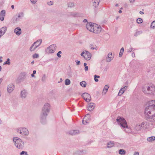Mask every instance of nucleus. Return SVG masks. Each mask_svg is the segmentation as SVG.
Returning <instances> with one entry per match:
<instances>
[{
    "instance_id": "16",
    "label": "nucleus",
    "mask_w": 155,
    "mask_h": 155,
    "mask_svg": "<svg viewBox=\"0 0 155 155\" xmlns=\"http://www.w3.org/2000/svg\"><path fill=\"white\" fill-rule=\"evenodd\" d=\"M127 88V87L125 86L120 89L119 90L118 95L119 96H121L124 93V91H125Z\"/></svg>"
},
{
    "instance_id": "18",
    "label": "nucleus",
    "mask_w": 155,
    "mask_h": 155,
    "mask_svg": "<svg viewBox=\"0 0 155 155\" xmlns=\"http://www.w3.org/2000/svg\"><path fill=\"white\" fill-rule=\"evenodd\" d=\"M14 32L17 35H20L21 33V28L19 27H17L15 29Z\"/></svg>"
},
{
    "instance_id": "53",
    "label": "nucleus",
    "mask_w": 155,
    "mask_h": 155,
    "mask_svg": "<svg viewBox=\"0 0 155 155\" xmlns=\"http://www.w3.org/2000/svg\"><path fill=\"white\" fill-rule=\"evenodd\" d=\"M132 56L134 58L135 57V53L134 52L132 54Z\"/></svg>"
},
{
    "instance_id": "45",
    "label": "nucleus",
    "mask_w": 155,
    "mask_h": 155,
    "mask_svg": "<svg viewBox=\"0 0 155 155\" xmlns=\"http://www.w3.org/2000/svg\"><path fill=\"white\" fill-rule=\"evenodd\" d=\"M47 4L49 5H52L53 4V2L51 1L47 2Z\"/></svg>"
},
{
    "instance_id": "28",
    "label": "nucleus",
    "mask_w": 155,
    "mask_h": 155,
    "mask_svg": "<svg viewBox=\"0 0 155 155\" xmlns=\"http://www.w3.org/2000/svg\"><path fill=\"white\" fill-rule=\"evenodd\" d=\"M155 140V137L154 136L150 137L147 139V141L149 142L153 141Z\"/></svg>"
},
{
    "instance_id": "10",
    "label": "nucleus",
    "mask_w": 155,
    "mask_h": 155,
    "mask_svg": "<svg viewBox=\"0 0 155 155\" xmlns=\"http://www.w3.org/2000/svg\"><path fill=\"white\" fill-rule=\"evenodd\" d=\"M93 29H94V30H93L92 32L98 34L101 31V27L96 24L94 25V26Z\"/></svg>"
},
{
    "instance_id": "39",
    "label": "nucleus",
    "mask_w": 155,
    "mask_h": 155,
    "mask_svg": "<svg viewBox=\"0 0 155 155\" xmlns=\"http://www.w3.org/2000/svg\"><path fill=\"white\" fill-rule=\"evenodd\" d=\"M150 27L151 28L153 29L155 28V21H153L152 22L151 25Z\"/></svg>"
},
{
    "instance_id": "26",
    "label": "nucleus",
    "mask_w": 155,
    "mask_h": 155,
    "mask_svg": "<svg viewBox=\"0 0 155 155\" xmlns=\"http://www.w3.org/2000/svg\"><path fill=\"white\" fill-rule=\"evenodd\" d=\"M41 42L42 40L41 39H39L34 42L33 44L34 45H35L37 47H38L41 45Z\"/></svg>"
},
{
    "instance_id": "12",
    "label": "nucleus",
    "mask_w": 155,
    "mask_h": 155,
    "mask_svg": "<svg viewBox=\"0 0 155 155\" xmlns=\"http://www.w3.org/2000/svg\"><path fill=\"white\" fill-rule=\"evenodd\" d=\"M85 52L84 58L87 60H89L91 58V54L87 51H85Z\"/></svg>"
},
{
    "instance_id": "29",
    "label": "nucleus",
    "mask_w": 155,
    "mask_h": 155,
    "mask_svg": "<svg viewBox=\"0 0 155 155\" xmlns=\"http://www.w3.org/2000/svg\"><path fill=\"white\" fill-rule=\"evenodd\" d=\"M107 145L108 148H111L114 146V143L113 142L110 141L107 143Z\"/></svg>"
},
{
    "instance_id": "20",
    "label": "nucleus",
    "mask_w": 155,
    "mask_h": 155,
    "mask_svg": "<svg viewBox=\"0 0 155 155\" xmlns=\"http://www.w3.org/2000/svg\"><path fill=\"white\" fill-rule=\"evenodd\" d=\"M5 10H2L0 13V19L1 21L4 20V17L5 16Z\"/></svg>"
},
{
    "instance_id": "34",
    "label": "nucleus",
    "mask_w": 155,
    "mask_h": 155,
    "mask_svg": "<svg viewBox=\"0 0 155 155\" xmlns=\"http://www.w3.org/2000/svg\"><path fill=\"white\" fill-rule=\"evenodd\" d=\"M46 79V74H44L42 76L41 79V81L43 82H45Z\"/></svg>"
},
{
    "instance_id": "15",
    "label": "nucleus",
    "mask_w": 155,
    "mask_h": 155,
    "mask_svg": "<svg viewBox=\"0 0 155 155\" xmlns=\"http://www.w3.org/2000/svg\"><path fill=\"white\" fill-rule=\"evenodd\" d=\"M21 134L24 135H28L29 134L28 130L25 128H21Z\"/></svg>"
},
{
    "instance_id": "17",
    "label": "nucleus",
    "mask_w": 155,
    "mask_h": 155,
    "mask_svg": "<svg viewBox=\"0 0 155 155\" xmlns=\"http://www.w3.org/2000/svg\"><path fill=\"white\" fill-rule=\"evenodd\" d=\"M69 133L71 135H75L79 134L80 131L78 130H70L69 132Z\"/></svg>"
},
{
    "instance_id": "11",
    "label": "nucleus",
    "mask_w": 155,
    "mask_h": 155,
    "mask_svg": "<svg viewBox=\"0 0 155 155\" xmlns=\"http://www.w3.org/2000/svg\"><path fill=\"white\" fill-rule=\"evenodd\" d=\"M145 123L142 122L141 124H138L135 126L134 129L137 131L140 130L142 128L144 127Z\"/></svg>"
},
{
    "instance_id": "31",
    "label": "nucleus",
    "mask_w": 155,
    "mask_h": 155,
    "mask_svg": "<svg viewBox=\"0 0 155 155\" xmlns=\"http://www.w3.org/2000/svg\"><path fill=\"white\" fill-rule=\"evenodd\" d=\"M86 82L84 81H82L80 83V85L83 87H85L86 86Z\"/></svg>"
},
{
    "instance_id": "55",
    "label": "nucleus",
    "mask_w": 155,
    "mask_h": 155,
    "mask_svg": "<svg viewBox=\"0 0 155 155\" xmlns=\"http://www.w3.org/2000/svg\"><path fill=\"white\" fill-rule=\"evenodd\" d=\"M139 153L138 152H135L134 154V155H139Z\"/></svg>"
},
{
    "instance_id": "22",
    "label": "nucleus",
    "mask_w": 155,
    "mask_h": 155,
    "mask_svg": "<svg viewBox=\"0 0 155 155\" xmlns=\"http://www.w3.org/2000/svg\"><path fill=\"white\" fill-rule=\"evenodd\" d=\"M100 2V0H93V6L95 8H96L98 6Z\"/></svg>"
},
{
    "instance_id": "48",
    "label": "nucleus",
    "mask_w": 155,
    "mask_h": 155,
    "mask_svg": "<svg viewBox=\"0 0 155 155\" xmlns=\"http://www.w3.org/2000/svg\"><path fill=\"white\" fill-rule=\"evenodd\" d=\"M21 128H19V129H18L17 130V132L18 133H20V134H21Z\"/></svg>"
},
{
    "instance_id": "36",
    "label": "nucleus",
    "mask_w": 155,
    "mask_h": 155,
    "mask_svg": "<svg viewBox=\"0 0 155 155\" xmlns=\"http://www.w3.org/2000/svg\"><path fill=\"white\" fill-rule=\"evenodd\" d=\"M143 22L142 19L141 18H139L137 20V22L138 24H141Z\"/></svg>"
},
{
    "instance_id": "35",
    "label": "nucleus",
    "mask_w": 155,
    "mask_h": 155,
    "mask_svg": "<svg viewBox=\"0 0 155 155\" xmlns=\"http://www.w3.org/2000/svg\"><path fill=\"white\" fill-rule=\"evenodd\" d=\"M71 83V81L68 79H67L65 80V84L66 85H69Z\"/></svg>"
},
{
    "instance_id": "24",
    "label": "nucleus",
    "mask_w": 155,
    "mask_h": 155,
    "mask_svg": "<svg viewBox=\"0 0 155 155\" xmlns=\"http://www.w3.org/2000/svg\"><path fill=\"white\" fill-rule=\"evenodd\" d=\"M109 88V87L108 85H106L105 86L102 93V94L103 95H105L106 94Z\"/></svg>"
},
{
    "instance_id": "9",
    "label": "nucleus",
    "mask_w": 155,
    "mask_h": 155,
    "mask_svg": "<svg viewBox=\"0 0 155 155\" xmlns=\"http://www.w3.org/2000/svg\"><path fill=\"white\" fill-rule=\"evenodd\" d=\"M81 96L83 97L86 102H88L91 101V97L88 93H84L82 94Z\"/></svg>"
},
{
    "instance_id": "52",
    "label": "nucleus",
    "mask_w": 155,
    "mask_h": 155,
    "mask_svg": "<svg viewBox=\"0 0 155 155\" xmlns=\"http://www.w3.org/2000/svg\"><path fill=\"white\" fill-rule=\"evenodd\" d=\"M84 70L85 71H87L88 70V67L87 66L85 67Z\"/></svg>"
},
{
    "instance_id": "37",
    "label": "nucleus",
    "mask_w": 155,
    "mask_h": 155,
    "mask_svg": "<svg viewBox=\"0 0 155 155\" xmlns=\"http://www.w3.org/2000/svg\"><path fill=\"white\" fill-rule=\"evenodd\" d=\"M90 48L91 49H97V46H95L94 47L93 45L92 44L90 45Z\"/></svg>"
},
{
    "instance_id": "41",
    "label": "nucleus",
    "mask_w": 155,
    "mask_h": 155,
    "mask_svg": "<svg viewBox=\"0 0 155 155\" xmlns=\"http://www.w3.org/2000/svg\"><path fill=\"white\" fill-rule=\"evenodd\" d=\"M96 78H100V76L98 75H95L94 76V80L95 81L97 82L98 81V79H96Z\"/></svg>"
},
{
    "instance_id": "49",
    "label": "nucleus",
    "mask_w": 155,
    "mask_h": 155,
    "mask_svg": "<svg viewBox=\"0 0 155 155\" xmlns=\"http://www.w3.org/2000/svg\"><path fill=\"white\" fill-rule=\"evenodd\" d=\"M31 3L33 4H35L37 2V0H30Z\"/></svg>"
},
{
    "instance_id": "2",
    "label": "nucleus",
    "mask_w": 155,
    "mask_h": 155,
    "mask_svg": "<svg viewBox=\"0 0 155 155\" xmlns=\"http://www.w3.org/2000/svg\"><path fill=\"white\" fill-rule=\"evenodd\" d=\"M50 110V105L48 103L45 104L43 107L40 116V121L42 124L45 123L46 117Z\"/></svg>"
},
{
    "instance_id": "46",
    "label": "nucleus",
    "mask_w": 155,
    "mask_h": 155,
    "mask_svg": "<svg viewBox=\"0 0 155 155\" xmlns=\"http://www.w3.org/2000/svg\"><path fill=\"white\" fill-rule=\"evenodd\" d=\"M61 51H59L57 54V56L60 58L61 57V55L60 54H61Z\"/></svg>"
},
{
    "instance_id": "27",
    "label": "nucleus",
    "mask_w": 155,
    "mask_h": 155,
    "mask_svg": "<svg viewBox=\"0 0 155 155\" xmlns=\"http://www.w3.org/2000/svg\"><path fill=\"white\" fill-rule=\"evenodd\" d=\"M67 5L68 7L72 8L74 7V3L72 2H70L68 3Z\"/></svg>"
},
{
    "instance_id": "30",
    "label": "nucleus",
    "mask_w": 155,
    "mask_h": 155,
    "mask_svg": "<svg viewBox=\"0 0 155 155\" xmlns=\"http://www.w3.org/2000/svg\"><path fill=\"white\" fill-rule=\"evenodd\" d=\"M37 47H38L36 46V45H34V44H33L31 47L30 50L31 51H34Z\"/></svg>"
},
{
    "instance_id": "51",
    "label": "nucleus",
    "mask_w": 155,
    "mask_h": 155,
    "mask_svg": "<svg viewBox=\"0 0 155 155\" xmlns=\"http://www.w3.org/2000/svg\"><path fill=\"white\" fill-rule=\"evenodd\" d=\"M85 52L84 51H83L82 53L81 54V55L84 58V56H85Z\"/></svg>"
},
{
    "instance_id": "21",
    "label": "nucleus",
    "mask_w": 155,
    "mask_h": 155,
    "mask_svg": "<svg viewBox=\"0 0 155 155\" xmlns=\"http://www.w3.org/2000/svg\"><path fill=\"white\" fill-rule=\"evenodd\" d=\"M14 88V86L12 84H10L8 86L7 90L8 92L11 93L13 91Z\"/></svg>"
},
{
    "instance_id": "50",
    "label": "nucleus",
    "mask_w": 155,
    "mask_h": 155,
    "mask_svg": "<svg viewBox=\"0 0 155 155\" xmlns=\"http://www.w3.org/2000/svg\"><path fill=\"white\" fill-rule=\"evenodd\" d=\"M75 61L76 62L77 64H76L77 65H79L80 64V61Z\"/></svg>"
},
{
    "instance_id": "44",
    "label": "nucleus",
    "mask_w": 155,
    "mask_h": 155,
    "mask_svg": "<svg viewBox=\"0 0 155 155\" xmlns=\"http://www.w3.org/2000/svg\"><path fill=\"white\" fill-rule=\"evenodd\" d=\"M39 57V55L38 54H35L33 55V57L34 58H38Z\"/></svg>"
},
{
    "instance_id": "7",
    "label": "nucleus",
    "mask_w": 155,
    "mask_h": 155,
    "mask_svg": "<svg viewBox=\"0 0 155 155\" xmlns=\"http://www.w3.org/2000/svg\"><path fill=\"white\" fill-rule=\"evenodd\" d=\"M26 73L25 72H22L21 73L19 76L18 77L17 79V81L18 83L20 82L21 81L24 80L25 78L26 77Z\"/></svg>"
},
{
    "instance_id": "57",
    "label": "nucleus",
    "mask_w": 155,
    "mask_h": 155,
    "mask_svg": "<svg viewBox=\"0 0 155 155\" xmlns=\"http://www.w3.org/2000/svg\"><path fill=\"white\" fill-rule=\"evenodd\" d=\"M139 12L141 14H144V12H143L141 11H140Z\"/></svg>"
},
{
    "instance_id": "64",
    "label": "nucleus",
    "mask_w": 155,
    "mask_h": 155,
    "mask_svg": "<svg viewBox=\"0 0 155 155\" xmlns=\"http://www.w3.org/2000/svg\"><path fill=\"white\" fill-rule=\"evenodd\" d=\"M122 11L121 10H120L119 11V13H122Z\"/></svg>"
},
{
    "instance_id": "14",
    "label": "nucleus",
    "mask_w": 155,
    "mask_h": 155,
    "mask_svg": "<svg viewBox=\"0 0 155 155\" xmlns=\"http://www.w3.org/2000/svg\"><path fill=\"white\" fill-rule=\"evenodd\" d=\"M95 104L94 103H90L89 104L88 106L87 107V110L89 111H92L94 109L95 107Z\"/></svg>"
},
{
    "instance_id": "19",
    "label": "nucleus",
    "mask_w": 155,
    "mask_h": 155,
    "mask_svg": "<svg viewBox=\"0 0 155 155\" xmlns=\"http://www.w3.org/2000/svg\"><path fill=\"white\" fill-rule=\"evenodd\" d=\"M27 92L25 90H23L21 91V97L22 98H25L27 95Z\"/></svg>"
},
{
    "instance_id": "54",
    "label": "nucleus",
    "mask_w": 155,
    "mask_h": 155,
    "mask_svg": "<svg viewBox=\"0 0 155 155\" xmlns=\"http://www.w3.org/2000/svg\"><path fill=\"white\" fill-rule=\"evenodd\" d=\"M95 24H94V23L92 24V26H93V27H91V29H93V30H94V29H93V28L94 27V25H95Z\"/></svg>"
},
{
    "instance_id": "47",
    "label": "nucleus",
    "mask_w": 155,
    "mask_h": 155,
    "mask_svg": "<svg viewBox=\"0 0 155 155\" xmlns=\"http://www.w3.org/2000/svg\"><path fill=\"white\" fill-rule=\"evenodd\" d=\"M133 48H130L129 49H128L127 52H130L133 51Z\"/></svg>"
},
{
    "instance_id": "32",
    "label": "nucleus",
    "mask_w": 155,
    "mask_h": 155,
    "mask_svg": "<svg viewBox=\"0 0 155 155\" xmlns=\"http://www.w3.org/2000/svg\"><path fill=\"white\" fill-rule=\"evenodd\" d=\"M119 154L121 155H124L126 153V151L123 149H120L119 151Z\"/></svg>"
},
{
    "instance_id": "5",
    "label": "nucleus",
    "mask_w": 155,
    "mask_h": 155,
    "mask_svg": "<svg viewBox=\"0 0 155 155\" xmlns=\"http://www.w3.org/2000/svg\"><path fill=\"white\" fill-rule=\"evenodd\" d=\"M117 122L121 127L124 128L128 127L127 123L125 120L122 117H118L116 119Z\"/></svg>"
},
{
    "instance_id": "23",
    "label": "nucleus",
    "mask_w": 155,
    "mask_h": 155,
    "mask_svg": "<svg viewBox=\"0 0 155 155\" xmlns=\"http://www.w3.org/2000/svg\"><path fill=\"white\" fill-rule=\"evenodd\" d=\"M86 27L87 30L91 32H93V29H91V27H93L92 26V23L90 22L87 23L86 24Z\"/></svg>"
},
{
    "instance_id": "62",
    "label": "nucleus",
    "mask_w": 155,
    "mask_h": 155,
    "mask_svg": "<svg viewBox=\"0 0 155 155\" xmlns=\"http://www.w3.org/2000/svg\"><path fill=\"white\" fill-rule=\"evenodd\" d=\"M142 90H143V92L144 93L145 91V90L144 87L143 88Z\"/></svg>"
},
{
    "instance_id": "56",
    "label": "nucleus",
    "mask_w": 155,
    "mask_h": 155,
    "mask_svg": "<svg viewBox=\"0 0 155 155\" xmlns=\"http://www.w3.org/2000/svg\"><path fill=\"white\" fill-rule=\"evenodd\" d=\"M83 22H87V20L86 19H84L83 20Z\"/></svg>"
},
{
    "instance_id": "60",
    "label": "nucleus",
    "mask_w": 155,
    "mask_h": 155,
    "mask_svg": "<svg viewBox=\"0 0 155 155\" xmlns=\"http://www.w3.org/2000/svg\"><path fill=\"white\" fill-rule=\"evenodd\" d=\"M35 74H33V73L31 74V76L32 77H35V75H34Z\"/></svg>"
},
{
    "instance_id": "61",
    "label": "nucleus",
    "mask_w": 155,
    "mask_h": 155,
    "mask_svg": "<svg viewBox=\"0 0 155 155\" xmlns=\"http://www.w3.org/2000/svg\"><path fill=\"white\" fill-rule=\"evenodd\" d=\"M36 73V71L35 70H34L33 71V74H35Z\"/></svg>"
},
{
    "instance_id": "38",
    "label": "nucleus",
    "mask_w": 155,
    "mask_h": 155,
    "mask_svg": "<svg viewBox=\"0 0 155 155\" xmlns=\"http://www.w3.org/2000/svg\"><path fill=\"white\" fill-rule=\"evenodd\" d=\"M11 64L10 61V59L9 58H7V61L4 63V65L7 64L9 65Z\"/></svg>"
},
{
    "instance_id": "63",
    "label": "nucleus",
    "mask_w": 155,
    "mask_h": 155,
    "mask_svg": "<svg viewBox=\"0 0 155 155\" xmlns=\"http://www.w3.org/2000/svg\"><path fill=\"white\" fill-rule=\"evenodd\" d=\"M87 63H84V65L85 67L87 66Z\"/></svg>"
},
{
    "instance_id": "1",
    "label": "nucleus",
    "mask_w": 155,
    "mask_h": 155,
    "mask_svg": "<svg viewBox=\"0 0 155 155\" xmlns=\"http://www.w3.org/2000/svg\"><path fill=\"white\" fill-rule=\"evenodd\" d=\"M146 120L150 122L155 120V100L146 103Z\"/></svg>"
},
{
    "instance_id": "59",
    "label": "nucleus",
    "mask_w": 155,
    "mask_h": 155,
    "mask_svg": "<svg viewBox=\"0 0 155 155\" xmlns=\"http://www.w3.org/2000/svg\"><path fill=\"white\" fill-rule=\"evenodd\" d=\"M2 80H3V79L2 78H0V84L2 82Z\"/></svg>"
},
{
    "instance_id": "43",
    "label": "nucleus",
    "mask_w": 155,
    "mask_h": 155,
    "mask_svg": "<svg viewBox=\"0 0 155 155\" xmlns=\"http://www.w3.org/2000/svg\"><path fill=\"white\" fill-rule=\"evenodd\" d=\"M20 155H28L26 152L24 151H22L20 154Z\"/></svg>"
},
{
    "instance_id": "42",
    "label": "nucleus",
    "mask_w": 155,
    "mask_h": 155,
    "mask_svg": "<svg viewBox=\"0 0 155 155\" xmlns=\"http://www.w3.org/2000/svg\"><path fill=\"white\" fill-rule=\"evenodd\" d=\"M142 33V31H138L134 35L135 36H137L138 35H140Z\"/></svg>"
},
{
    "instance_id": "6",
    "label": "nucleus",
    "mask_w": 155,
    "mask_h": 155,
    "mask_svg": "<svg viewBox=\"0 0 155 155\" xmlns=\"http://www.w3.org/2000/svg\"><path fill=\"white\" fill-rule=\"evenodd\" d=\"M57 49L56 45L53 44L49 46L47 48L46 51L47 53L49 54L54 53Z\"/></svg>"
},
{
    "instance_id": "58",
    "label": "nucleus",
    "mask_w": 155,
    "mask_h": 155,
    "mask_svg": "<svg viewBox=\"0 0 155 155\" xmlns=\"http://www.w3.org/2000/svg\"><path fill=\"white\" fill-rule=\"evenodd\" d=\"M130 2L131 3H133L134 1L135 0H129Z\"/></svg>"
},
{
    "instance_id": "25",
    "label": "nucleus",
    "mask_w": 155,
    "mask_h": 155,
    "mask_svg": "<svg viewBox=\"0 0 155 155\" xmlns=\"http://www.w3.org/2000/svg\"><path fill=\"white\" fill-rule=\"evenodd\" d=\"M7 28L6 27H2L0 29V34H3V35L5 32Z\"/></svg>"
},
{
    "instance_id": "3",
    "label": "nucleus",
    "mask_w": 155,
    "mask_h": 155,
    "mask_svg": "<svg viewBox=\"0 0 155 155\" xmlns=\"http://www.w3.org/2000/svg\"><path fill=\"white\" fill-rule=\"evenodd\" d=\"M146 95L154 97L155 96V86L153 84L149 83L146 86Z\"/></svg>"
},
{
    "instance_id": "40",
    "label": "nucleus",
    "mask_w": 155,
    "mask_h": 155,
    "mask_svg": "<svg viewBox=\"0 0 155 155\" xmlns=\"http://www.w3.org/2000/svg\"><path fill=\"white\" fill-rule=\"evenodd\" d=\"M87 119L86 118V117L84 118L82 121V123L84 124H87L88 123V122L87 120Z\"/></svg>"
},
{
    "instance_id": "8",
    "label": "nucleus",
    "mask_w": 155,
    "mask_h": 155,
    "mask_svg": "<svg viewBox=\"0 0 155 155\" xmlns=\"http://www.w3.org/2000/svg\"><path fill=\"white\" fill-rule=\"evenodd\" d=\"M24 16V13L22 12H21L18 14V15H16L13 18V22L14 23H16L18 21H19L20 19L21 18Z\"/></svg>"
},
{
    "instance_id": "13",
    "label": "nucleus",
    "mask_w": 155,
    "mask_h": 155,
    "mask_svg": "<svg viewBox=\"0 0 155 155\" xmlns=\"http://www.w3.org/2000/svg\"><path fill=\"white\" fill-rule=\"evenodd\" d=\"M114 57L112 56L111 53H109L106 58V61L107 62H110L113 58Z\"/></svg>"
},
{
    "instance_id": "33",
    "label": "nucleus",
    "mask_w": 155,
    "mask_h": 155,
    "mask_svg": "<svg viewBox=\"0 0 155 155\" xmlns=\"http://www.w3.org/2000/svg\"><path fill=\"white\" fill-rule=\"evenodd\" d=\"M124 51V48H122L120 50V51L119 54V57H121L122 56L123 52Z\"/></svg>"
},
{
    "instance_id": "4",
    "label": "nucleus",
    "mask_w": 155,
    "mask_h": 155,
    "mask_svg": "<svg viewBox=\"0 0 155 155\" xmlns=\"http://www.w3.org/2000/svg\"><path fill=\"white\" fill-rule=\"evenodd\" d=\"M13 140L15 146L19 149H22L24 147V143L22 140L18 137H14Z\"/></svg>"
}]
</instances>
